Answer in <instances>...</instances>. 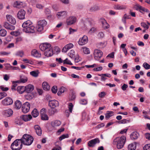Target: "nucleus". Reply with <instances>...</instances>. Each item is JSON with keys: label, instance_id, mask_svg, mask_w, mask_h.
Instances as JSON below:
<instances>
[{"label": "nucleus", "instance_id": "4be33fe9", "mask_svg": "<svg viewBox=\"0 0 150 150\" xmlns=\"http://www.w3.org/2000/svg\"><path fill=\"white\" fill-rule=\"evenodd\" d=\"M33 25L32 23L29 20L25 22L22 25V27L24 28H27Z\"/></svg>", "mask_w": 150, "mask_h": 150}, {"label": "nucleus", "instance_id": "9d476101", "mask_svg": "<svg viewBox=\"0 0 150 150\" xmlns=\"http://www.w3.org/2000/svg\"><path fill=\"white\" fill-rule=\"evenodd\" d=\"M2 103L4 105H10L13 103L12 99L10 97H6L2 101Z\"/></svg>", "mask_w": 150, "mask_h": 150}, {"label": "nucleus", "instance_id": "6e6552de", "mask_svg": "<svg viewBox=\"0 0 150 150\" xmlns=\"http://www.w3.org/2000/svg\"><path fill=\"white\" fill-rule=\"evenodd\" d=\"M76 21V18L74 16H70L67 18L66 23L68 25H71L74 23Z\"/></svg>", "mask_w": 150, "mask_h": 150}, {"label": "nucleus", "instance_id": "1a4fd4ad", "mask_svg": "<svg viewBox=\"0 0 150 150\" xmlns=\"http://www.w3.org/2000/svg\"><path fill=\"white\" fill-rule=\"evenodd\" d=\"M88 41V38L87 36L84 35L81 38H80L78 41L79 45H83L87 43Z\"/></svg>", "mask_w": 150, "mask_h": 150}, {"label": "nucleus", "instance_id": "39448f33", "mask_svg": "<svg viewBox=\"0 0 150 150\" xmlns=\"http://www.w3.org/2000/svg\"><path fill=\"white\" fill-rule=\"evenodd\" d=\"M39 47L41 51L45 52L52 47L50 44L47 43H42L40 45Z\"/></svg>", "mask_w": 150, "mask_h": 150}, {"label": "nucleus", "instance_id": "5fc2aeb1", "mask_svg": "<svg viewBox=\"0 0 150 150\" xmlns=\"http://www.w3.org/2000/svg\"><path fill=\"white\" fill-rule=\"evenodd\" d=\"M106 95V93L104 91H102L98 94V96L100 98H103Z\"/></svg>", "mask_w": 150, "mask_h": 150}, {"label": "nucleus", "instance_id": "f03ea898", "mask_svg": "<svg viewBox=\"0 0 150 150\" xmlns=\"http://www.w3.org/2000/svg\"><path fill=\"white\" fill-rule=\"evenodd\" d=\"M21 139V143L22 144H23L27 146H29L31 144L33 143L34 139L31 136L25 134L23 135Z\"/></svg>", "mask_w": 150, "mask_h": 150}, {"label": "nucleus", "instance_id": "6e6d98bb", "mask_svg": "<svg viewBox=\"0 0 150 150\" xmlns=\"http://www.w3.org/2000/svg\"><path fill=\"white\" fill-rule=\"evenodd\" d=\"M68 137L69 135L68 134H63L59 137V139L61 141L64 139H65V138H68Z\"/></svg>", "mask_w": 150, "mask_h": 150}, {"label": "nucleus", "instance_id": "a211bd4d", "mask_svg": "<svg viewBox=\"0 0 150 150\" xmlns=\"http://www.w3.org/2000/svg\"><path fill=\"white\" fill-rule=\"evenodd\" d=\"M53 54L52 47L49 49L48 50L45 52L44 55L47 57H51Z\"/></svg>", "mask_w": 150, "mask_h": 150}, {"label": "nucleus", "instance_id": "13d9d810", "mask_svg": "<svg viewBox=\"0 0 150 150\" xmlns=\"http://www.w3.org/2000/svg\"><path fill=\"white\" fill-rule=\"evenodd\" d=\"M129 121L126 119H123L119 121L118 123L120 124H125L128 123Z\"/></svg>", "mask_w": 150, "mask_h": 150}, {"label": "nucleus", "instance_id": "aec40b11", "mask_svg": "<svg viewBox=\"0 0 150 150\" xmlns=\"http://www.w3.org/2000/svg\"><path fill=\"white\" fill-rule=\"evenodd\" d=\"M4 27L7 29L13 30L15 29L14 26L10 25L7 22H4Z\"/></svg>", "mask_w": 150, "mask_h": 150}, {"label": "nucleus", "instance_id": "473e14b6", "mask_svg": "<svg viewBox=\"0 0 150 150\" xmlns=\"http://www.w3.org/2000/svg\"><path fill=\"white\" fill-rule=\"evenodd\" d=\"M42 87L43 89L45 91H48L50 89V86L48 83L46 82H44L42 83Z\"/></svg>", "mask_w": 150, "mask_h": 150}, {"label": "nucleus", "instance_id": "f704fd0d", "mask_svg": "<svg viewBox=\"0 0 150 150\" xmlns=\"http://www.w3.org/2000/svg\"><path fill=\"white\" fill-rule=\"evenodd\" d=\"M136 148V144L135 143H133L129 144L128 146V150H134Z\"/></svg>", "mask_w": 150, "mask_h": 150}, {"label": "nucleus", "instance_id": "69168bd1", "mask_svg": "<svg viewBox=\"0 0 150 150\" xmlns=\"http://www.w3.org/2000/svg\"><path fill=\"white\" fill-rule=\"evenodd\" d=\"M65 46L66 47L67 49L69 50L72 48L73 47L74 45L72 43H70L67 45Z\"/></svg>", "mask_w": 150, "mask_h": 150}, {"label": "nucleus", "instance_id": "c756f323", "mask_svg": "<svg viewBox=\"0 0 150 150\" xmlns=\"http://www.w3.org/2000/svg\"><path fill=\"white\" fill-rule=\"evenodd\" d=\"M113 7L116 10H123L125 9L126 7L125 6L116 4L114 5Z\"/></svg>", "mask_w": 150, "mask_h": 150}, {"label": "nucleus", "instance_id": "8fccbe9b", "mask_svg": "<svg viewBox=\"0 0 150 150\" xmlns=\"http://www.w3.org/2000/svg\"><path fill=\"white\" fill-rule=\"evenodd\" d=\"M41 117L42 120H48V117L46 114L41 115Z\"/></svg>", "mask_w": 150, "mask_h": 150}, {"label": "nucleus", "instance_id": "f3484780", "mask_svg": "<svg viewBox=\"0 0 150 150\" xmlns=\"http://www.w3.org/2000/svg\"><path fill=\"white\" fill-rule=\"evenodd\" d=\"M25 88V92L27 93H29L33 90L34 87L33 85L29 84L26 86Z\"/></svg>", "mask_w": 150, "mask_h": 150}, {"label": "nucleus", "instance_id": "ea45409f", "mask_svg": "<svg viewBox=\"0 0 150 150\" xmlns=\"http://www.w3.org/2000/svg\"><path fill=\"white\" fill-rule=\"evenodd\" d=\"M39 73L38 71H33L30 72V74L33 76L36 77H37Z\"/></svg>", "mask_w": 150, "mask_h": 150}, {"label": "nucleus", "instance_id": "774afa93", "mask_svg": "<svg viewBox=\"0 0 150 150\" xmlns=\"http://www.w3.org/2000/svg\"><path fill=\"white\" fill-rule=\"evenodd\" d=\"M54 52L55 51L57 54L59 53L60 51V49L58 47H55L54 48Z\"/></svg>", "mask_w": 150, "mask_h": 150}, {"label": "nucleus", "instance_id": "864d4df0", "mask_svg": "<svg viewBox=\"0 0 150 150\" xmlns=\"http://www.w3.org/2000/svg\"><path fill=\"white\" fill-rule=\"evenodd\" d=\"M143 66L146 69H150V65H149L148 63H147L146 62H144L143 64Z\"/></svg>", "mask_w": 150, "mask_h": 150}, {"label": "nucleus", "instance_id": "e2e57ef3", "mask_svg": "<svg viewBox=\"0 0 150 150\" xmlns=\"http://www.w3.org/2000/svg\"><path fill=\"white\" fill-rule=\"evenodd\" d=\"M141 25L145 29H147L149 28V26L145 23L142 22L141 23Z\"/></svg>", "mask_w": 150, "mask_h": 150}, {"label": "nucleus", "instance_id": "ddd939ff", "mask_svg": "<svg viewBox=\"0 0 150 150\" xmlns=\"http://www.w3.org/2000/svg\"><path fill=\"white\" fill-rule=\"evenodd\" d=\"M49 105L52 108H55L58 106L59 102L56 100H50L49 102Z\"/></svg>", "mask_w": 150, "mask_h": 150}, {"label": "nucleus", "instance_id": "cd10ccee", "mask_svg": "<svg viewBox=\"0 0 150 150\" xmlns=\"http://www.w3.org/2000/svg\"><path fill=\"white\" fill-rule=\"evenodd\" d=\"M76 97L75 93L73 91H71V93L69 96V101H71L74 100Z\"/></svg>", "mask_w": 150, "mask_h": 150}, {"label": "nucleus", "instance_id": "2eb2a0df", "mask_svg": "<svg viewBox=\"0 0 150 150\" xmlns=\"http://www.w3.org/2000/svg\"><path fill=\"white\" fill-rule=\"evenodd\" d=\"M23 31L26 33H34L35 32V27L32 25L29 28H23Z\"/></svg>", "mask_w": 150, "mask_h": 150}, {"label": "nucleus", "instance_id": "58836bf2", "mask_svg": "<svg viewBox=\"0 0 150 150\" xmlns=\"http://www.w3.org/2000/svg\"><path fill=\"white\" fill-rule=\"evenodd\" d=\"M38 23L43 27L45 26L47 24V22L45 20H41L38 22Z\"/></svg>", "mask_w": 150, "mask_h": 150}, {"label": "nucleus", "instance_id": "c85d7f7f", "mask_svg": "<svg viewBox=\"0 0 150 150\" xmlns=\"http://www.w3.org/2000/svg\"><path fill=\"white\" fill-rule=\"evenodd\" d=\"M139 136V134L137 132H133L130 135V138L132 139H136Z\"/></svg>", "mask_w": 150, "mask_h": 150}, {"label": "nucleus", "instance_id": "a878e982", "mask_svg": "<svg viewBox=\"0 0 150 150\" xmlns=\"http://www.w3.org/2000/svg\"><path fill=\"white\" fill-rule=\"evenodd\" d=\"M61 124V122L60 121L58 120H54L52 121L51 123L52 126L54 128H56L58 126H59Z\"/></svg>", "mask_w": 150, "mask_h": 150}, {"label": "nucleus", "instance_id": "7c9ffc66", "mask_svg": "<svg viewBox=\"0 0 150 150\" xmlns=\"http://www.w3.org/2000/svg\"><path fill=\"white\" fill-rule=\"evenodd\" d=\"M21 118L25 121H28L32 119V117L30 115H23L22 116Z\"/></svg>", "mask_w": 150, "mask_h": 150}, {"label": "nucleus", "instance_id": "0e129e2a", "mask_svg": "<svg viewBox=\"0 0 150 150\" xmlns=\"http://www.w3.org/2000/svg\"><path fill=\"white\" fill-rule=\"evenodd\" d=\"M7 96V94L5 92L0 93V100Z\"/></svg>", "mask_w": 150, "mask_h": 150}, {"label": "nucleus", "instance_id": "0eeeda50", "mask_svg": "<svg viewBox=\"0 0 150 150\" xmlns=\"http://www.w3.org/2000/svg\"><path fill=\"white\" fill-rule=\"evenodd\" d=\"M100 142L99 139L98 138H96L89 141L88 142V145L90 147H93L97 143Z\"/></svg>", "mask_w": 150, "mask_h": 150}, {"label": "nucleus", "instance_id": "393cba45", "mask_svg": "<svg viewBox=\"0 0 150 150\" xmlns=\"http://www.w3.org/2000/svg\"><path fill=\"white\" fill-rule=\"evenodd\" d=\"M100 21L103 24V27L104 28L108 29L109 27V25L107 23L106 21L103 18L100 19Z\"/></svg>", "mask_w": 150, "mask_h": 150}, {"label": "nucleus", "instance_id": "49530a36", "mask_svg": "<svg viewBox=\"0 0 150 150\" xmlns=\"http://www.w3.org/2000/svg\"><path fill=\"white\" fill-rule=\"evenodd\" d=\"M7 33L6 31L4 29H1L0 30V35L2 36H5Z\"/></svg>", "mask_w": 150, "mask_h": 150}, {"label": "nucleus", "instance_id": "5701e85b", "mask_svg": "<svg viewBox=\"0 0 150 150\" xmlns=\"http://www.w3.org/2000/svg\"><path fill=\"white\" fill-rule=\"evenodd\" d=\"M31 54L36 58H40L41 57V54L36 50H33L31 52Z\"/></svg>", "mask_w": 150, "mask_h": 150}, {"label": "nucleus", "instance_id": "412c9836", "mask_svg": "<svg viewBox=\"0 0 150 150\" xmlns=\"http://www.w3.org/2000/svg\"><path fill=\"white\" fill-rule=\"evenodd\" d=\"M34 128L38 136H41L42 134V131L39 125H36L34 126Z\"/></svg>", "mask_w": 150, "mask_h": 150}, {"label": "nucleus", "instance_id": "b1692460", "mask_svg": "<svg viewBox=\"0 0 150 150\" xmlns=\"http://www.w3.org/2000/svg\"><path fill=\"white\" fill-rule=\"evenodd\" d=\"M23 2L16 1L14 3L13 6L14 7L20 8L23 6Z\"/></svg>", "mask_w": 150, "mask_h": 150}, {"label": "nucleus", "instance_id": "9b49d317", "mask_svg": "<svg viewBox=\"0 0 150 150\" xmlns=\"http://www.w3.org/2000/svg\"><path fill=\"white\" fill-rule=\"evenodd\" d=\"M7 21L11 23L13 25L16 24V19L11 15H7L6 16Z\"/></svg>", "mask_w": 150, "mask_h": 150}, {"label": "nucleus", "instance_id": "c9c22d12", "mask_svg": "<svg viewBox=\"0 0 150 150\" xmlns=\"http://www.w3.org/2000/svg\"><path fill=\"white\" fill-rule=\"evenodd\" d=\"M99 10L100 8L99 6L95 5L91 7L90 8L89 11L91 12H95Z\"/></svg>", "mask_w": 150, "mask_h": 150}, {"label": "nucleus", "instance_id": "20e7f679", "mask_svg": "<svg viewBox=\"0 0 150 150\" xmlns=\"http://www.w3.org/2000/svg\"><path fill=\"white\" fill-rule=\"evenodd\" d=\"M103 53L101 50L96 49L94 50V57L96 60H99L103 55Z\"/></svg>", "mask_w": 150, "mask_h": 150}, {"label": "nucleus", "instance_id": "603ef678", "mask_svg": "<svg viewBox=\"0 0 150 150\" xmlns=\"http://www.w3.org/2000/svg\"><path fill=\"white\" fill-rule=\"evenodd\" d=\"M73 108V105L72 103H69L68 104V108L69 109V111L71 113L72 109Z\"/></svg>", "mask_w": 150, "mask_h": 150}, {"label": "nucleus", "instance_id": "4c0bfd02", "mask_svg": "<svg viewBox=\"0 0 150 150\" xmlns=\"http://www.w3.org/2000/svg\"><path fill=\"white\" fill-rule=\"evenodd\" d=\"M31 114L33 117H36L39 115V113L37 109L35 108L32 112Z\"/></svg>", "mask_w": 150, "mask_h": 150}, {"label": "nucleus", "instance_id": "c03bdc74", "mask_svg": "<svg viewBox=\"0 0 150 150\" xmlns=\"http://www.w3.org/2000/svg\"><path fill=\"white\" fill-rule=\"evenodd\" d=\"M66 90V88L65 87H61L57 93L58 95V96L60 95L62 93H64Z\"/></svg>", "mask_w": 150, "mask_h": 150}, {"label": "nucleus", "instance_id": "f8f14e48", "mask_svg": "<svg viewBox=\"0 0 150 150\" xmlns=\"http://www.w3.org/2000/svg\"><path fill=\"white\" fill-rule=\"evenodd\" d=\"M25 11L24 10L21 9L18 13L17 17L20 19H23L25 18Z\"/></svg>", "mask_w": 150, "mask_h": 150}, {"label": "nucleus", "instance_id": "3c124183", "mask_svg": "<svg viewBox=\"0 0 150 150\" xmlns=\"http://www.w3.org/2000/svg\"><path fill=\"white\" fill-rule=\"evenodd\" d=\"M33 97V94L30 93L27 95L25 96L26 98L28 100H31Z\"/></svg>", "mask_w": 150, "mask_h": 150}, {"label": "nucleus", "instance_id": "f257e3e1", "mask_svg": "<svg viewBox=\"0 0 150 150\" xmlns=\"http://www.w3.org/2000/svg\"><path fill=\"white\" fill-rule=\"evenodd\" d=\"M126 140V137L124 136L121 137H117L114 140L113 144L116 145L118 149H120L123 147Z\"/></svg>", "mask_w": 150, "mask_h": 150}, {"label": "nucleus", "instance_id": "de8ad7c7", "mask_svg": "<svg viewBox=\"0 0 150 150\" xmlns=\"http://www.w3.org/2000/svg\"><path fill=\"white\" fill-rule=\"evenodd\" d=\"M24 53L22 51H18L16 54V55L20 57H22Z\"/></svg>", "mask_w": 150, "mask_h": 150}, {"label": "nucleus", "instance_id": "e433bc0d", "mask_svg": "<svg viewBox=\"0 0 150 150\" xmlns=\"http://www.w3.org/2000/svg\"><path fill=\"white\" fill-rule=\"evenodd\" d=\"M28 80V79L26 77H21L19 80L16 81V83H25Z\"/></svg>", "mask_w": 150, "mask_h": 150}, {"label": "nucleus", "instance_id": "2f4dec72", "mask_svg": "<svg viewBox=\"0 0 150 150\" xmlns=\"http://www.w3.org/2000/svg\"><path fill=\"white\" fill-rule=\"evenodd\" d=\"M25 87L23 86H19L17 87V91L19 93L22 94L25 91Z\"/></svg>", "mask_w": 150, "mask_h": 150}, {"label": "nucleus", "instance_id": "338daca9", "mask_svg": "<svg viewBox=\"0 0 150 150\" xmlns=\"http://www.w3.org/2000/svg\"><path fill=\"white\" fill-rule=\"evenodd\" d=\"M36 7L37 8L40 9H42L44 8V6L42 5L39 4H37Z\"/></svg>", "mask_w": 150, "mask_h": 150}, {"label": "nucleus", "instance_id": "37998d69", "mask_svg": "<svg viewBox=\"0 0 150 150\" xmlns=\"http://www.w3.org/2000/svg\"><path fill=\"white\" fill-rule=\"evenodd\" d=\"M57 112V110L56 109L54 108H52L51 110L49 112V114L50 115H52Z\"/></svg>", "mask_w": 150, "mask_h": 150}, {"label": "nucleus", "instance_id": "4468645a", "mask_svg": "<svg viewBox=\"0 0 150 150\" xmlns=\"http://www.w3.org/2000/svg\"><path fill=\"white\" fill-rule=\"evenodd\" d=\"M67 12L64 11L58 12L57 13L56 16L58 18L61 19L65 18L67 15Z\"/></svg>", "mask_w": 150, "mask_h": 150}, {"label": "nucleus", "instance_id": "7ed1b4c3", "mask_svg": "<svg viewBox=\"0 0 150 150\" xmlns=\"http://www.w3.org/2000/svg\"><path fill=\"white\" fill-rule=\"evenodd\" d=\"M21 139H16L11 144V148L12 150H20L23 147Z\"/></svg>", "mask_w": 150, "mask_h": 150}, {"label": "nucleus", "instance_id": "052dcab7", "mask_svg": "<svg viewBox=\"0 0 150 150\" xmlns=\"http://www.w3.org/2000/svg\"><path fill=\"white\" fill-rule=\"evenodd\" d=\"M63 63L64 64H68L70 65H72V64L70 61L67 58H66L64 61Z\"/></svg>", "mask_w": 150, "mask_h": 150}, {"label": "nucleus", "instance_id": "79ce46f5", "mask_svg": "<svg viewBox=\"0 0 150 150\" xmlns=\"http://www.w3.org/2000/svg\"><path fill=\"white\" fill-rule=\"evenodd\" d=\"M68 55L71 58L74 59L75 57V52L73 50H71L68 53Z\"/></svg>", "mask_w": 150, "mask_h": 150}, {"label": "nucleus", "instance_id": "680f3d73", "mask_svg": "<svg viewBox=\"0 0 150 150\" xmlns=\"http://www.w3.org/2000/svg\"><path fill=\"white\" fill-rule=\"evenodd\" d=\"M144 150H150V144H146L143 147Z\"/></svg>", "mask_w": 150, "mask_h": 150}, {"label": "nucleus", "instance_id": "a18cd8bd", "mask_svg": "<svg viewBox=\"0 0 150 150\" xmlns=\"http://www.w3.org/2000/svg\"><path fill=\"white\" fill-rule=\"evenodd\" d=\"M113 112L112 111H107V113L105 115V118L107 119H109L113 115Z\"/></svg>", "mask_w": 150, "mask_h": 150}, {"label": "nucleus", "instance_id": "dca6fc26", "mask_svg": "<svg viewBox=\"0 0 150 150\" xmlns=\"http://www.w3.org/2000/svg\"><path fill=\"white\" fill-rule=\"evenodd\" d=\"M13 112L11 109H9L7 110L4 111L3 112V114L5 117H8L11 116Z\"/></svg>", "mask_w": 150, "mask_h": 150}, {"label": "nucleus", "instance_id": "a19ab883", "mask_svg": "<svg viewBox=\"0 0 150 150\" xmlns=\"http://www.w3.org/2000/svg\"><path fill=\"white\" fill-rule=\"evenodd\" d=\"M44 27L38 23L36 27V29L38 32H41L43 30Z\"/></svg>", "mask_w": 150, "mask_h": 150}, {"label": "nucleus", "instance_id": "423d86ee", "mask_svg": "<svg viewBox=\"0 0 150 150\" xmlns=\"http://www.w3.org/2000/svg\"><path fill=\"white\" fill-rule=\"evenodd\" d=\"M30 108V103L28 102H26L22 105V111L24 113H26L29 111Z\"/></svg>", "mask_w": 150, "mask_h": 150}, {"label": "nucleus", "instance_id": "4d7b16f0", "mask_svg": "<svg viewBox=\"0 0 150 150\" xmlns=\"http://www.w3.org/2000/svg\"><path fill=\"white\" fill-rule=\"evenodd\" d=\"M79 103L81 104L85 105L87 104V101L85 99H82L79 101Z\"/></svg>", "mask_w": 150, "mask_h": 150}, {"label": "nucleus", "instance_id": "bb28decb", "mask_svg": "<svg viewBox=\"0 0 150 150\" xmlns=\"http://www.w3.org/2000/svg\"><path fill=\"white\" fill-rule=\"evenodd\" d=\"M99 75L101 76V80L103 81H105L107 79L106 77L110 78L111 76V75L109 74H103Z\"/></svg>", "mask_w": 150, "mask_h": 150}, {"label": "nucleus", "instance_id": "6ab92c4d", "mask_svg": "<svg viewBox=\"0 0 150 150\" xmlns=\"http://www.w3.org/2000/svg\"><path fill=\"white\" fill-rule=\"evenodd\" d=\"M134 8L137 10L140 11L141 12V11L146 12H149V11L147 9L143 7L140 5L137 4L135 5Z\"/></svg>", "mask_w": 150, "mask_h": 150}, {"label": "nucleus", "instance_id": "09e8293b", "mask_svg": "<svg viewBox=\"0 0 150 150\" xmlns=\"http://www.w3.org/2000/svg\"><path fill=\"white\" fill-rule=\"evenodd\" d=\"M83 51L84 53L86 54H88L90 53V51L89 48L87 47H83Z\"/></svg>", "mask_w": 150, "mask_h": 150}, {"label": "nucleus", "instance_id": "bf43d9fd", "mask_svg": "<svg viewBox=\"0 0 150 150\" xmlns=\"http://www.w3.org/2000/svg\"><path fill=\"white\" fill-rule=\"evenodd\" d=\"M51 91L54 93H56L57 92V88L56 86H54L52 88Z\"/></svg>", "mask_w": 150, "mask_h": 150}, {"label": "nucleus", "instance_id": "72a5a7b5", "mask_svg": "<svg viewBox=\"0 0 150 150\" xmlns=\"http://www.w3.org/2000/svg\"><path fill=\"white\" fill-rule=\"evenodd\" d=\"M22 106V103L19 100H17L15 103V108L16 109H20Z\"/></svg>", "mask_w": 150, "mask_h": 150}]
</instances>
